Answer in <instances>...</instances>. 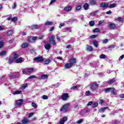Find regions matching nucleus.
I'll list each match as a JSON object with an SVG mask.
<instances>
[{
    "mask_svg": "<svg viewBox=\"0 0 124 124\" xmlns=\"http://www.w3.org/2000/svg\"><path fill=\"white\" fill-rule=\"evenodd\" d=\"M69 106H70V104L69 103L64 105L61 108V111L63 112H66V109H67Z\"/></svg>",
    "mask_w": 124,
    "mask_h": 124,
    "instance_id": "obj_1",
    "label": "nucleus"
},
{
    "mask_svg": "<svg viewBox=\"0 0 124 124\" xmlns=\"http://www.w3.org/2000/svg\"><path fill=\"white\" fill-rule=\"evenodd\" d=\"M56 37V36L52 35L50 37H49V42L51 44H55L56 41H55V38Z\"/></svg>",
    "mask_w": 124,
    "mask_h": 124,
    "instance_id": "obj_2",
    "label": "nucleus"
},
{
    "mask_svg": "<svg viewBox=\"0 0 124 124\" xmlns=\"http://www.w3.org/2000/svg\"><path fill=\"white\" fill-rule=\"evenodd\" d=\"M69 98V95H68V93H65L63 94L61 97V98L64 101H66Z\"/></svg>",
    "mask_w": 124,
    "mask_h": 124,
    "instance_id": "obj_3",
    "label": "nucleus"
},
{
    "mask_svg": "<svg viewBox=\"0 0 124 124\" xmlns=\"http://www.w3.org/2000/svg\"><path fill=\"white\" fill-rule=\"evenodd\" d=\"M91 89L92 91H96L98 89V85L97 83H93L91 85Z\"/></svg>",
    "mask_w": 124,
    "mask_h": 124,
    "instance_id": "obj_4",
    "label": "nucleus"
},
{
    "mask_svg": "<svg viewBox=\"0 0 124 124\" xmlns=\"http://www.w3.org/2000/svg\"><path fill=\"white\" fill-rule=\"evenodd\" d=\"M33 60L34 61H36V62H40L44 61L43 57L42 56L35 57V58H34Z\"/></svg>",
    "mask_w": 124,
    "mask_h": 124,
    "instance_id": "obj_5",
    "label": "nucleus"
},
{
    "mask_svg": "<svg viewBox=\"0 0 124 124\" xmlns=\"http://www.w3.org/2000/svg\"><path fill=\"white\" fill-rule=\"evenodd\" d=\"M21 123L22 124H29L31 123V121L27 118H24L22 121Z\"/></svg>",
    "mask_w": 124,
    "mask_h": 124,
    "instance_id": "obj_6",
    "label": "nucleus"
},
{
    "mask_svg": "<svg viewBox=\"0 0 124 124\" xmlns=\"http://www.w3.org/2000/svg\"><path fill=\"white\" fill-rule=\"evenodd\" d=\"M67 117H63L60 122L57 124H64V123L67 121Z\"/></svg>",
    "mask_w": 124,
    "mask_h": 124,
    "instance_id": "obj_7",
    "label": "nucleus"
},
{
    "mask_svg": "<svg viewBox=\"0 0 124 124\" xmlns=\"http://www.w3.org/2000/svg\"><path fill=\"white\" fill-rule=\"evenodd\" d=\"M108 28L110 30H114L116 28V25L113 23H110L108 24Z\"/></svg>",
    "mask_w": 124,
    "mask_h": 124,
    "instance_id": "obj_8",
    "label": "nucleus"
},
{
    "mask_svg": "<svg viewBox=\"0 0 124 124\" xmlns=\"http://www.w3.org/2000/svg\"><path fill=\"white\" fill-rule=\"evenodd\" d=\"M69 62H70V63L72 65H73L74 63H76V59L74 58H72Z\"/></svg>",
    "mask_w": 124,
    "mask_h": 124,
    "instance_id": "obj_9",
    "label": "nucleus"
},
{
    "mask_svg": "<svg viewBox=\"0 0 124 124\" xmlns=\"http://www.w3.org/2000/svg\"><path fill=\"white\" fill-rule=\"evenodd\" d=\"M16 104L17 106H21V105H22V104H23V100L20 99V100L16 101Z\"/></svg>",
    "mask_w": 124,
    "mask_h": 124,
    "instance_id": "obj_10",
    "label": "nucleus"
},
{
    "mask_svg": "<svg viewBox=\"0 0 124 124\" xmlns=\"http://www.w3.org/2000/svg\"><path fill=\"white\" fill-rule=\"evenodd\" d=\"M64 66L66 69H69V68L72 67V65L70 63H67L64 64Z\"/></svg>",
    "mask_w": 124,
    "mask_h": 124,
    "instance_id": "obj_11",
    "label": "nucleus"
},
{
    "mask_svg": "<svg viewBox=\"0 0 124 124\" xmlns=\"http://www.w3.org/2000/svg\"><path fill=\"white\" fill-rule=\"evenodd\" d=\"M24 62V58L22 57H20L16 60V63H21V62Z\"/></svg>",
    "mask_w": 124,
    "mask_h": 124,
    "instance_id": "obj_12",
    "label": "nucleus"
},
{
    "mask_svg": "<svg viewBox=\"0 0 124 124\" xmlns=\"http://www.w3.org/2000/svg\"><path fill=\"white\" fill-rule=\"evenodd\" d=\"M36 40H37V36H33L32 37L31 39H29V42L31 43H33V42H34V41H36Z\"/></svg>",
    "mask_w": 124,
    "mask_h": 124,
    "instance_id": "obj_13",
    "label": "nucleus"
},
{
    "mask_svg": "<svg viewBox=\"0 0 124 124\" xmlns=\"http://www.w3.org/2000/svg\"><path fill=\"white\" fill-rule=\"evenodd\" d=\"M63 30L66 32H71L72 28L71 27H65Z\"/></svg>",
    "mask_w": 124,
    "mask_h": 124,
    "instance_id": "obj_14",
    "label": "nucleus"
},
{
    "mask_svg": "<svg viewBox=\"0 0 124 124\" xmlns=\"http://www.w3.org/2000/svg\"><path fill=\"white\" fill-rule=\"evenodd\" d=\"M101 7L103 8H105V7H107V8H108V4L104 3H101L100 4Z\"/></svg>",
    "mask_w": 124,
    "mask_h": 124,
    "instance_id": "obj_15",
    "label": "nucleus"
},
{
    "mask_svg": "<svg viewBox=\"0 0 124 124\" xmlns=\"http://www.w3.org/2000/svg\"><path fill=\"white\" fill-rule=\"evenodd\" d=\"M45 48L46 49V50L49 51V50L51 49V45L49 43L46 44L45 46Z\"/></svg>",
    "mask_w": 124,
    "mask_h": 124,
    "instance_id": "obj_16",
    "label": "nucleus"
},
{
    "mask_svg": "<svg viewBox=\"0 0 124 124\" xmlns=\"http://www.w3.org/2000/svg\"><path fill=\"white\" fill-rule=\"evenodd\" d=\"M22 93V91L21 90H18L13 92L12 94L16 95V94H21Z\"/></svg>",
    "mask_w": 124,
    "mask_h": 124,
    "instance_id": "obj_17",
    "label": "nucleus"
},
{
    "mask_svg": "<svg viewBox=\"0 0 124 124\" xmlns=\"http://www.w3.org/2000/svg\"><path fill=\"white\" fill-rule=\"evenodd\" d=\"M110 93L111 94H116L117 93V91L115 88H110Z\"/></svg>",
    "mask_w": 124,
    "mask_h": 124,
    "instance_id": "obj_18",
    "label": "nucleus"
},
{
    "mask_svg": "<svg viewBox=\"0 0 124 124\" xmlns=\"http://www.w3.org/2000/svg\"><path fill=\"white\" fill-rule=\"evenodd\" d=\"M71 9H72V6H66L64 8V10H65V11H70V10H71Z\"/></svg>",
    "mask_w": 124,
    "mask_h": 124,
    "instance_id": "obj_19",
    "label": "nucleus"
},
{
    "mask_svg": "<svg viewBox=\"0 0 124 124\" xmlns=\"http://www.w3.org/2000/svg\"><path fill=\"white\" fill-rule=\"evenodd\" d=\"M89 3L91 5H95L96 4V1H95L94 0H90Z\"/></svg>",
    "mask_w": 124,
    "mask_h": 124,
    "instance_id": "obj_20",
    "label": "nucleus"
},
{
    "mask_svg": "<svg viewBox=\"0 0 124 124\" xmlns=\"http://www.w3.org/2000/svg\"><path fill=\"white\" fill-rule=\"evenodd\" d=\"M117 7L116 3H112L110 5H108V8H115Z\"/></svg>",
    "mask_w": 124,
    "mask_h": 124,
    "instance_id": "obj_21",
    "label": "nucleus"
},
{
    "mask_svg": "<svg viewBox=\"0 0 124 124\" xmlns=\"http://www.w3.org/2000/svg\"><path fill=\"white\" fill-rule=\"evenodd\" d=\"M38 28H39L38 25H33L31 27V30H36V29H38Z\"/></svg>",
    "mask_w": 124,
    "mask_h": 124,
    "instance_id": "obj_22",
    "label": "nucleus"
},
{
    "mask_svg": "<svg viewBox=\"0 0 124 124\" xmlns=\"http://www.w3.org/2000/svg\"><path fill=\"white\" fill-rule=\"evenodd\" d=\"M121 124V121L119 120H114L112 122L110 123V124Z\"/></svg>",
    "mask_w": 124,
    "mask_h": 124,
    "instance_id": "obj_23",
    "label": "nucleus"
},
{
    "mask_svg": "<svg viewBox=\"0 0 124 124\" xmlns=\"http://www.w3.org/2000/svg\"><path fill=\"white\" fill-rule=\"evenodd\" d=\"M93 42L94 47L97 48L98 47V42L96 41H93Z\"/></svg>",
    "mask_w": 124,
    "mask_h": 124,
    "instance_id": "obj_24",
    "label": "nucleus"
},
{
    "mask_svg": "<svg viewBox=\"0 0 124 124\" xmlns=\"http://www.w3.org/2000/svg\"><path fill=\"white\" fill-rule=\"evenodd\" d=\"M28 45H29L28 44V43H25L22 45L21 47H22V48H27L28 47Z\"/></svg>",
    "mask_w": 124,
    "mask_h": 124,
    "instance_id": "obj_25",
    "label": "nucleus"
},
{
    "mask_svg": "<svg viewBox=\"0 0 124 124\" xmlns=\"http://www.w3.org/2000/svg\"><path fill=\"white\" fill-rule=\"evenodd\" d=\"M83 7L85 10H88V8H89V4L85 3L83 5Z\"/></svg>",
    "mask_w": 124,
    "mask_h": 124,
    "instance_id": "obj_26",
    "label": "nucleus"
},
{
    "mask_svg": "<svg viewBox=\"0 0 124 124\" xmlns=\"http://www.w3.org/2000/svg\"><path fill=\"white\" fill-rule=\"evenodd\" d=\"M81 8H82L81 5H78L76 7V11H79V10H81Z\"/></svg>",
    "mask_w": 124,
    "mask_h": 124,
    "instance_id": "obj_27",
    "label": "nucleus"
},
{
    "mask_svg": "<svg viewBox=\"0 0 124 124\" xmlns=\"http://www.w3.org/2000/svg\"><path fill=\"white\" fill-rule=\"evenodd\" d=\"M86 50H87V51H89V52H91L93 50V47H92V46H89L87 47Z\"/></svg>",
    "mask_w": 124,
    "mask_h": 124,
    "instance_id": "obj_28",
    "label": "nucleus"
},
{
    "mask_svg": "<svg viewBox=\"0 0 124 124\" xmlns=\"http://www.w3.org/2000/svg\"><path fill=\"white\" fill-rule=\"evenodd\" d=\"M116 81V79L113 78L110 80L108 81V84H112L113 83H115V81Z\"/></svg>",
    "mask_w": 124,
    "mask_h": 124,
    "instance_id": "obj_29",
    "label": "nucleus"
},
{
    "mask_svg": "<svg viewBox=\"0 0 124 124\" xmlns=\"http://www.w3.org/2000/svg\"><path fill=\"white\" fill-rule=\"evenodd\" d=\"M97 106H98V103L97 102H94L92 104V107L95 108Z\"/></svg>",
    "mask_w": 124,
    "mask_h": 124,
    "instance_id": "obj_30",
    "label": "nucleus"
},
{
    "mask_svg": "<svg viewBox=\"0 0 124 124\" xmlns=\"http://www.w3.org/2000/svg\"><path fill=\"white\" fill-rule=\"evenodd\" d=\"M115 45H112L111 46H110L109 47H108V49L110 50V51H112V50H113V49L115 48Z\"/></svg>",
    "mask_w": 124,
    "mask_h": 124,
    "instance_id": "obj_31",
    "label": "nucleus"
},
{
    "mask_svg": "<svg viewBox=\"0 0 124 124\" xmlns=\"http://www.w3.org/2000/svg\"><path fill=\"white\" fill-rule=\"evenodd\" d=\"M6 55V51H3L0 53V56H1V57L3 56H5Z\"/></svg>",
    "mask_w": 124,
    "mask_h": 124,
    "instance_id": "obj_32",
    "label": "nucleus"
},
{
    "mask_svg": "<svg viewBox=\"0 0 124 124\" xmlns=\"http://www.w3.org/2000/svg\"><path fill=\"white\" fill-rule=\"evenodd\" d=\"M28 72H30V73H31L34 71V68H31L28 69Z\"/></svg>",
    "mask_w": 124,
    "mask_h": 124,
    "instance_id": "obj_33",
    "label": "nucleus"
},
{
    "mask_svg": "<svg viewBox=\"0 0 124 124\" xmlns=\"http://www.w3.org/2000/svg\"><path fill=\"white\" fill-rule=\"evenodd\" d=\"M92 94V93L90 92V91H87L86 92L85 95L87 96H90Z\"/></svg>",
    "mask_w": 124,
    "mask_h": 124,
    "instance_id": "obj_34",
    "label": "nucleus"
},
{
    "mask_svg": "<svg viewBox=\"0 0 124 124\" xmlns=\"http://www.w3.org/2000/svg\"><path fill=\"white\" fill-rule=\"evenodd\" d=\"M19 58V55H18L17 53H15L14 55L13 56V59L14 60H16V59H18Z\"/></svg>",
    "mask_w": 124,
    "mask_h": 124,
    "instance_id": "obj_35",
    "label": "nucleus"
},
{
    "mask_svg": "<svg viewBox=\"0 0 124 124\" xmlns=\"http://www.w3.org/2000/svg\"><path fill=\"white\" fill-rule=\"evenodd\" d=\"M45 25L46 26H52L53 25V22H50V21H47L45 23Z\"/></svg>",
    "mask_w": 124,
    "mask_h": 124,
    "instance_id": "obj_36",
    "label": "nucleus"
},
{
    "mask_svg": "<svg viewBox=\"0 0 124 124\" xmlns=\"http://www.w3.org/2000/svg\"><path fill=\"white\" fill-rule=\"evenodd\" d=\"M41 79H46L48 78V76L47 75H43L41 77Z\"/></svg>",
    "mask_w": 124,
    "mask_h": 124,
    "instance_id": "obj_37",
    "label": "nucleus"
},
{
    "mask_svg": "<svg viewBox=\"0 0 124 124\" xmlns=\"http://www.w3.org/2000/svg\"><path fill=\"white\" fill-rule=\"evenodd\" d=\"M89 25L90 26V27H93V26H94L95 23H94V21H91L89 22Z\"/></svg>",
    "mask_w": 124,
    "mask_h": 124,
    "instance_id": "obj_38",
    "label": "nucleus"
},
{
    "mask_svg": "<svg viewBox=\"0 0 124 124\" xmlns=\"http://www.w3.org/2000/svg\"><path fill=\"white\" fill-rule=\"evenodd\" d=\"M104 91L106 93H110V92L111 91V88H108L105 89Z\"/></svg>",
    "mask_w": 124,
    "mask_h": 124,
    "instance_id": "obj_39",
    "label": "nucleus"
},
{
    "mask_svg": "<svg viewBox=\"0 0 124 124\" xmlns=\"http://www.w3.org/2000/svg\"><path fill=\"white\" fill-rule=\"evenodd\" d=\"M106 109H107V107L102 108L99 110V112L101 113H103V112H104Z\"/></svg>",
    "mask_w": 124,
    "mask_h": 124,
    "instance_id": "obj_40",
    "label": "nucleus"
},
{
    "mask_svg": "<svg viewBox=\"0 0 124 124\" xmlns=\"http://www.w3.org/2000/svg\"><path fill=\"white\" fill-rule=\"evenodd\" d=\"M12 33H13V31H12V30H10L7 32V35H11V34H12Z\"/></svg>",
    "mask_w": 124,
    "mask_h": 124,
    "instance_id": "obj_41",
    "label": "nucleus"
},
{
    "mask_svg": "<svg viewBox=\"0 0 124 124\" xmlns=\"http://www.w3.org/2000/svg\"><path fill=\"white\" fill-rule=\"evenodd\" d=\"M100 31L99 28H96L93 30V32H99Z\"/></svg>",
    "mask_w": 124,
    "mask_h": 124,
    "instance_id": "obj_42",
    "label": "nucleus"
},
{
    "mask_svg": "<svg viewBox=\"0 0 124 124\" xmlns=\"http://www.w3.org/2000/svg\"><path fill=\"white\" fill-rule=\"evenodd\" d=\"M78 89L77 86H73L71 88V90H73V91H75Z\"/></svg>",
    "mask_w": 124,
    "mask_h": 124,
    "instance_id": "obj_43",
    "label": "nucleus"
},
{
    "mask_svg": "<svg viewBox=\"0 0 124 124\" xmlns=\"http://www.w3.org/2000/svg\"><path fill=\"white\" fill-rule=\"evenodd\" d=\"M36 78V76L35 75L31 76L28 78V79H33Z\"/></svg>",
    "mask_w": 124,
    "mask_h": 124,
    "instance_id": "obj_44",
    "label": "nucleus"
},
{
    "mask_svg": "<svg viewBox=\"0 0 124 124\" xmlns=\"http://www.w3.org/2000/svg\"><path fill=\"white\" fill-rule=\"evenodd\" d=\"M106 56L105 55V54H102L101 55H100L99 58L100 59H105Z\"/></svg>",
    "mask_w": 124,
    "mask_h": 124,
    "instance_id": "obj_45",
    "label": "nucleus"
},
{
    "mask_svg": "<svg viewBox=\"0 0 124 124\" xmlns=\"http://www.w3.org/2000/svg\"><path fill=\"white\" fill-rule=\"evenodd\" d=\"M102 41L104 44H106V43H107L109 41V40L107 39H106L105 40H103Z\"/></svg>",
    "mask_w": 124,
    "mask_h": 124,
    "instance_id": "obj_46",
    "label": "nucleus"
},
{
    "mask_svg": "<svg viewBox=\"0 0 124 124\" xmlns=\"http://www.w3.org/2000/svg\"><path fill=\"white\" fill-rule=\"evenodd\" d=\"M83 121H84L83 119H79L77 122V124H81V123H83Z\"/></svg>",
    "mask_w": 124,
    "mask_h": 124,
    "instance_id": "obj_47",
    "label": "nucleus"
},
{
    "mask_svg": "<svg viewBox=\"0 0 124 124\" xmlns=\"http://www.w3.org/2000/svg\"><path fill=\"white\" fill-rule=\"evenodd\" d=\"M42 98L43 99H48V97L47 95H44L42 96Z\"/></svg>",
    "mask_w": 124,
    "mask_h": 124,
    "instance_id": "obj_48",
    "label": "nucleus"
},
{
    "mask_svg": "<svg viewBox=\"0 0 124 124\" xmlns=\"http://www.w3.org/2000/svg\"><path fill=\"white\" fill-rule=\"evenodd\" d=\"M102 23H104V20H102L99 21L98 25V26H100V25H101V24H102Z\"/></svg>",
    "mask_w": 124,
    "mask_h": 124,
    "instance_id": "obj_49",
    "label": "nucleus"
},
{
    "mask_svg": "<svg viewBox=\"0 0 124 124\" xmlns=\"http://www.w3.org/2000/svg\"><path fill=\"white\" fill-rule=\"evenodd\" d=\"M27 87H28V84L25 83V84L23 85L22 88V89H26V88H27Z\"/></svg>",
    "mask_w": 124,
    "mask_h": 124,
    "instance_id": "obj_50",
    "label": "nucleus"
},
{
    "mask_svg": "<svg viewBox=\"0 0 124 124\" xmlns=\"http://www.w3.org/2000/svg\"><path fill=\"white\" fill-rule=\"evenodd\" d=\"M12 21H13V22H16V21H17V17L12 18Z\"/></svg>",
    "mask_w": 124,
    "mask_h": 124,
    "instance_id": "obj_51",
    "label": "nucleus"
},
{
    "mask_svg": "<svg viewBox=\"0 0 124 124\" xmlns=\"http://www.w3.org/2000/svg\"><path fill=\"white\" fill-rule=\"evenodd\" d=\"M50 62H51L50 61V60H46L45 62V63H46V64H48V63H50Z\"/></svg>",
    "mask_w": 124,
    "mask_h": 124,
    "instance_id": "obj_52",
    "label": "nucleus"
},
{
    "mask_svg": "<svg viewBox=\"0 0 124 124\" xmlns=\"http://www.w3.org/2000/svg\"><path fill=\"white\" fill-rule=\"evenodd\" d=\"M116 20L119 22H122L123 21V18L122 17H118Z\"/></svg>",
    "mask_w": 124,
    "mask_h": 124,
    "instance_id": "obj_53",
    "label": "nucleus"
},
{
    "mask_svg": "<svg viewBox=\"0 0 124 124\" xmlns=\"http://www.w3.org/2000/svg\"><path fill=\"white\" fill-rule=\"evenodd\" d=\"M99 104H104V100H99Z\"/></svg>",
    "mask_w": 124,
    "mask_h": 124,
    "instance_id": "obj_54",
    "label": "nucleus"
},
{
    "mask_svg": "<svg viewBox=\"0 0 124 124\" xmlns=\"http://www.w3.org/2000/svg\"><path fill=\"white\" fill-rule=\"evenodd\" d=\"M64 26V23H62L61 24H60V26H59V28L61 29L62 27Z\"/></svg>",
    "mask_w": 124,
    "mask_h": 124,
    "instance_id": "obj_55",
    "label": "nucleus"
},
{
    "mask_svg": "<svg viewBox=\"0 0 124 124\" xmlns=\"http://www.w3.org/2000/svg\"><path fill=\"white\" fill-rule=\"evenodd\" d=\"M32 106H33L34 108H36L37 107V106H36V104H35L34 103H32Z\"/></svg>",
    "mask_w": 124,
    "mask_h": 124,
    "instance_id": "obj_56",
    "label": "nucleus"
},
{
    "mask_svg": "<svg viewBox=\"0 0 124 124\" xmlns=\"http://www.w3.org/2000/svg\"><path fill=\"white\" fill-rule=\"evenodd\" d=\"M3 46V43L2 42H0V48H2Z\"/></svg>",
    "mask_w": 124,
    "mask_h": 124,
    "instance_id": "obj_57",
    "label": "nucleus"
},
{
    "mask_svg": "<svg viewBox=\"0 0 124 124\" xmlns=\"http://www.w3.org/2000/svg\"><path fill=\"white\" fill-rule=\"evenodd\" d=\"M33 116V113L31 112L29 115V118H31V117H32Z\"/></svg>",
    "mask_w": 124,
    "mask_h": 124,
    "instance_id": "obj_58",
    "label": "nucleus"
},
{
    "mask_svg": "<svg viewBox=\"0 0 124 124\" xmlns=\"http://www.w3.org/2000/svg\"><path fill=\"white\" fill-rule=\"evenodd\" d=\"M120 97L121 98H124V93H123V94H121L120 95Z\"/></svg>",
    "mask_w": 124,
    "mask_h": 124,
    "instance_id": "obj_59",
    "label": "nucleus"
},
{
    "mask_svg": "<svg viewBox=\"0 0 124 124\" xmlns=\"http://www.w3.org/2000/svg\"><path fill=\"white\" fill-rule=\"evenodd\" d=\"M111 13H112V12H111V10H109L106 12V14H108V15L111 14Z\"/></svg>",
    "mask_w": 124,
    "mask_h": 124,
    "instance_id": "obj_60",
    "label": "nucleus"
},
{
    "mask_svg": "<svg viewBox=\"0 0 124 124\" xmlns=\"http://www.w3.org/2000/svg\"><path fill=\"white\" fill-rule=\"evenodd\" d=\"M124 55H122L121 57L119 59V60L121 61V60H123V59H124Z\"/></svg>",
    "mask_w": 124,
    "mask_h": 124,
    "instance_id": "obj_61",
    "label": "nucleus"
},
{
    "mask_svg": "<svg viewBox=\"0 0 124 124\" xmlns=\"http://www.w3.org/2000/svg\"><path fill=\"white\" fill-rule=\"evenodd\" d=\"M16 3H14V5H13V8L14 9H15V8H16Z\"/></svg>",
    "mask_w": 124,
    "mask_h": 124,
    "instance_id": "obj_62",
    "label": "nucleus"
},
{
    "mask_svg": "<svg viewBox=\"0 0 124 124\" xmlns=\"http://www.w3.org/2000/svg\"><path fill=\"white\" fill-rule=\"evenodd\" d=\"M98 12V11H95L93 13H92V14H93V15H95V14H96V13H97Z\"/></svg>",
    "mask_w": 124,
    "mask_h": 124,
    "instance_id": "obj_63",
    "label": "nucleus"
},
{
    "mask_svg": "<svg viewBox=\"0 0 124 124\" xmlns=\"http://www.w3.org/2000/svg\"><path fill=\"white\" fill-rule=\"evenodd\" d=\"M96 37V36L95 35H93L91 36V38H95Z\"/></svg>",
    "mask_w": 124,
    "mask_h": 124,
    "instance_id": "obj_64",
    "label": "nucleus"
}]
</instances>
